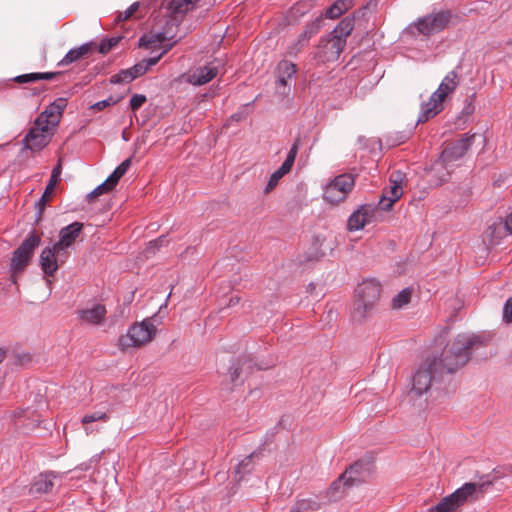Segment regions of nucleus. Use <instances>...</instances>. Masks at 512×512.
Listing matches in <instances>:
<instances>
[{
  "label": "nucleus",
  "mask_w": 512,
  "mask_h": 512,
  "mask_svg": "<svg viewBox=\"0 0 512 512\" xmlns=\"http://www.w3.org/2000/svg\"><path fill=\"white\" fill-rule=\"evenodd\" d=\"M484 338L475 334H459L449 344L437 360L436 367L443 374L453 373L463 367L469 360L471 352L478 346L483 345Z\"/></svg>",
  "instance_id": "f257e3e1"
},
{
  "label": "nucleus",
  "mask_w": 512,
  "mask_h": 512,
  "mask_svg": "<svg viewBox=\"0 0 512 512\" xmlns=\"http://www.w3.org/2000/svg\"><path fill=\"white\" fill-rule=\"evenodd\" d=\"M353 29V18L342 19L332 32L320 40L316 58L323 63L336 61L346 46L347 37Z\"/></svg>",
  "instance_id": "f03ea898"
},
{
  "label": "nucleus",
  "mask_w": 512,
  "mask_h": 512,
  "mask_svg": "<svg viewBox=\"0 0 512 512\" xmlns=\"http://www.w3.org/2000/svg\"><path fill=\"white\" fill-rule=\"evenodd\" d=\"M380 284L375 280H365L358 285L352 318L361 322L372 315L380 299Z\"/></svg>",
  "instance_id": "7ed1b4c3"
},
{
  "label": "nucleus",
  "mask_w": 512,
  "mask_h": 512,
  "mask_svg": "<svg viewBox=\"0 0 512 512\" xmlns=\"http://www.w3.org/2000/svg\"><path fill=\"white\" fill-rule=\"evenodd\" d=\"M449 19L450 13L448 11L433 12L410 23L405 28L404 34L410 37L430 36L444 30Z\"/></svg>",
  "instance_id": "20e7f679"
},
{
  "label": "nucleus",
  "mask_w": 512,
  "mask_h": 512,
  "mask_svg": "<svg viewBox=\"0 0 512 512\" xmlns=\"http://www.w3.org/2000/svg\"><path fill=\"white\" fill-rule=\"evenodd\" d=\"M41 238L34 231L31 232L23 243L13 251L10 259V272L13 282L28 266L35 249L40 245Z\"/></svg>",
  "instance_id": "39448f33"
},
{
  "label": "nucleus",
  "mask_w": 512,
  "mask_h": 512,
  "mask_svg": "<svg viewBox=\"0 0 512 512\" xmlns=\"http://www.w3.org/2000/svg\"><path fill=\"white\" fill-rule=\"evenodd\" d=\"M157 328L152 318H146L141 322L131 325L127 333L119 338V345L122 348L140 347L153 340Z\"/></svg>",
  "instance_id": "423d86ee"
},
{
  "label": "nucleus",
  "mask_w": 512,
  "mask_h": 512,
  "mask_svg": "<svg viewBox=\"0 0 512 512\" xmlns=\"http://www.w3.org/2000/svg\"><path fill=\"white\" fill-rule=\"evenodd\" d=\"M436 365V358L427 359L426 362L416 370L412 378V391L417 395L420 396L426 393L432 383L436 382L438 377L442 375Z\"/></svg>",
  "instance_id": "0eeeda50"
},
{
  "label": "nucleus",
  "mask_w": 512,
  "mask_h": 512,
  "mask_svg": "<svg viewBox=\"0 0 512 512\" xmlns=\"http://www.w3.org/2000/svg\"><path fill=\"white\" fill-rule=\"evenodd\" d=\"M355 184L353 176L342 174L332 179L323 191V199L330 204H338L344 201Z\"/></svg>",
  "instance_id": "6e6552de"
},
{
  "label": "nucleus",
  "mask_w": 512,
  "mask_h": 512,
  "mask_svg": "<svg viewBox=\"0 0 512 512\" xmlns=\"http://www.w3.org/2000/svg\"><path fill=\"white\" fill-rule=\"evenodd\" d=\"M474 135L465 134L461 139L449 144L441 153L435 163L434 169L438 166L447 168L451 163L463 157L473 143Z\"/></svg>",
  "instance_id": "1a4fd4ad"
},
{
  "label": "nucleus",
  "mask_w": 512,
  "mask_h": 512,
  "mask_svg": "<svg viewBox=\"0 0 512 512\" xmlns=\"http://www.w3.org/2000/svg\"><path fill=\"white\" fill-rule=\"evenodd\" d=\"M54 130L45 124H37L35 119L33 126L23 139L25 147L29 150H41L49 143Z\"/></svg>",
  "instance_id": "9d476101"
},
{
  "label": "nucleus",
  "mask_w": 512,
  "mask_h": 512,
  "mask_svg": "<svg viewBox=\"0 0 512 512\" xmlns=\"http://www.w3.org/2000/svg\"><path fill=\"white\" fill-rule=\"evenodd\" d=\"M68 257V252L58 251L55 244L51 247H45L40 255V265L43 272L48 276H53L58 270V266L64 263Z\"/></svg>",
  "instance_id": "9b49d317"
},
{
  "label": "nucleus",
  "mask_w": 512,
  "mask_h": 512,
  "mask_svg": "<svg viewBox=\"0 0 512 512\" xmlns=\"http://www.w3.org/2000/svg\"><path fill=\"white\" fill-rule=\"evenodd\" d=\"M404 175L397 171L393 172L389 179V187L383 191L379 204L383 210H388L392 207L393 203L396 202L403 194L402 183Z\"/></svg>",
  "instance_id": "f8f14e48"
},
{
  "label": "nucleus",
  "mask_w": 512,
  "mask_h": 512,
  "mask_svg": "<svg viewBox=\"0 0 512 512\" xmlns=\"http://www.w3.org/2000/svg\"><path fill=\"white\" fill-rule=\"evenodd\" d=\"M490 485L491 482L489 481L483 483H465L451 495L452 498L456 501L458 507H460L464 503L477 500L485 492L486 487Z\"/></svg>",
  "instance_id": "ddd939ff"
},
{
  "label": "nucleus",
  "mask_w": 512,
  "mask_h": 512,
  "mask_svg": "<svg viewBox=\"0 0 512 512\" xmlns=\"http://www.w3.org/2000/svg\"><path fill=\"white\" fill-rule=\"evenodd\" d=\"M218 74V68L212 64H206L190 69L182 75L185 82L193 86H202L213 80Z\"/></svg>",
  "instance_id": "4468645a"
},
{
  "label": "nucleus",
  "mask_w": 512,
  "mask_h": 512,
  "mask_svg": "<svg viewBox=\"0 0 512 512\" xmlns=\"http://www.w3.org/2000/svg\"><path fill=\"white\" fill-rule=\"evenodd\" d=\"M371 474L369 463L358 461L351 465L348 469L341 474L342 479L345 480V485L354 486L364 482Z\"/></svg>",
  "instance_id": "2eb2a0df"
},
{
  "label": "nucleus",
  "mask_w": 512,
  "mask_h": 512,
  "mask_svg": "<svg viewBox=\"0 0 512 512\" xmlns=\"http://www.w3.org/2000/svg\"><path fill=\"white\" fill-rule=\"evenodd\" d=\"M106 307L100 303L93 304L78 311V317L82 323L100 326L104 324L106 319Z\"/></svg>",
  "instance_id": "dca6fc26"
},
{
  "label": "nucleus",
  "mask_w": 512,
  "mask_h": 512,
  "mask_svg": "<svg viewBox=\"0 0 512 512\" xmlns=\"http://www.w3.org/2000/svg\"><path fill=\"white\" fill-rule=\"evenodd\" d=\"M82 228L83 224L80 222H73L62 228L59 233V241L54 243L58 251L68 252V248L72 246L79 237Z\"/></svg>",
  "instance_id": "f3484780"
},
{
  "label": "nucleus",
  "mask_w": 512,
  "mask_h": 512,
  "mask_svg": "<svg viewBox=\"0 0 512 512\" xmlns=\"http://www.w3.org/2000/svg\"><path fill=\"white\" fill-rule=\"evenodd\" d=\"M296 66L295 64L288 62V61H282L278 65V78L276 82V89L278 94L280 95H287L290 87H289V80L294 78L296 74Z\"/></svg>",
  "instance_id": "a211bd4d"
},
{
  "label": "nucleus",
  "mask_w": 512,
  "mask_h": 512,
  "mask_svg": "<svg viewBox=\"0 0 512 512\" xmlns=\"http://www.w3.org/2000/svg\"><path fill=\"white\" fill-rule=\"evenodd\" d=\"M374 217V209L371 206L363 205L354 211L347 221L349 231H358L370 223Z\"/></svg>",
  "instance_id": "6ab92c4d"
},
{
  "label": "nucleus",
  "mask_w": 512,
  "mask_h": 512,
  "mask_svg": "<svg viewBox=\"0 0 512 512\" xmlns=\"http://www.w3.org/2000/svg\"><path fill=\"white\" fill-rule=\"evenodd\" d=\"M444 99L438 94L433 93L429 100L421 105V111L417 123H425L435 117L443 110Z\"/></svg>",
  "instance_id": "aec40b11"
},
{
  "label": "nucleus",
  "mask_w": 512,
  "mask_h": 512,
  "mask_svg": "<svg viewBox=\"0 0 512 512\" xmlns=\"http://www.w3.org/2000/svg\"><path fill=\"white\" fill-rule=\"evenodd\" d=\"M96 44L94 42H87L77 48L70 49L63 59L59 62L60 66L69 65L76 62L92 52Z\"/></svg>",
  "instance_id": "412c9836"
},
{
  "label": "nucleus",
  "mask_w": 512,
  "mask_h": 512,
  "mask_svg": "<svg viewBox=\"0 0 512 512\" xmlns=\"http://www.w3.org/2000/svg\"><path fill=\"white\" fill-rule=\"evenodd\" d=\"M56 475L52 472L40 474L30 487V492L32 494H44L51 492L54 487V479Z\"/></svg>",
  "instance_id": "4be33fe9"
},
{
  "label": "nucleus",
  "mask_w": 512,
  "mask_h": 512,
  "mask_svg": "<svg viewBox=\"0 0 512 512\" xmlns=\"http://www.w3.org/2000/svg\"><path fill=\"white\" fill-rule=\"evenodd\" d=\"M61 172H62V167H61V164L58 163L52 170V173H51V176H50V179H49V182L42 194V196L40 197V199L38 200L37 202V206L39 207V212L41 213L43 211V209L45 208L47 202H48V199L50 198V196L52 195L53 191H54V188L59 180V177L61 175Z\"/></svg>",
  "instance_id": "5701e85b"
},
{
  "label": "nucleus",
  "mask_w": 512,
  "mask_h": 512,
  "mask_svg": "<svg viewBox=\"0 0 512 512\" xmlns=\"http://www.w3.org/2000/svg\"><path fill=\"white\" fill-rule=\"evenodd\" d=\"M171 48V45H167L164 47V49L162 50L161 53H159L158 55L154 56V57H150L148 59H144L142 60L141 62L135 64L133 67L129 68L132 72V75L134 77V79L142 76L143 74H145L148 69L152 66H154L155 64H157V62L161 59V57L167 53Z\"/></svg>",
  "instance_id": "b1692460"
},
{
  "label": "nucleus",
  "mask_w": 512,
  "mask_h": 512,
  "mask_svg": "<svg viewBox=\"0 0 512 512\" xmlns=\"http://www.w3.org/2000/svg\"><path fill=\"white\" fill-rule=\"evenodd\" d=\"M344 487L349 486L345 485V480L340 476L330 485L324 494H320L323 503L328 504L339 500L343 496Z\"/></svg>",
  "instance_id": "393cba45"
},
{
  "label": "nucleus",
  "mask_w": 512,
  "mask_h": 512,
  "mask_svg": "<svg viewBox=\"0 0 512 512\" xmlns=\"http://www.w3.org/2000/svg\"><path fill=\"white\" fill-rule=\"evenodd\" d=\"M459 84L458 75L455 71L449 72L440 83L438 89L434 92L445 100V98L454 92Z\"/></svg>",
  "instance_id": "a878e982"
},
{
  "label": "nucleus",
  "mask_w": 512,
  "mask_h": 512,
  "mask_svg": "<svg viewBox=\"0 0 512 512\" xmlns=\"http://www.w3.org/2000/svg\"><path fill=\"white\" fill-rule=\"evenodd\" d=\"M37 124H45L52 130H55V128L58 126L60 122V116L56 114L54 109L51 105L45 108L44 111H42L39 116L36 118Z\"/></svg>",
  "instance_id": "bb28decb"
},
{
  "label": "nucleus",
  "mask_w": 512,
  "mask_h": 512,
  "mask_svg": "<svg viewBox=\"0 0 512 512\" xmlns=\"http://www.w3.org/2000/svg\"><path fill=\"white\" fill-rule=\"evenodd\" d=\"M352 7V0H336L325 12V17L335 19Z\"/></svg>",
  "instance_id": "cd10ccee"
},
{
  "label": "nucleus",
  "mask_w": 512,
  "mask_h": 512,
  "mask_svg": "<svg viewBox=\"0 0 512 512\" xmlns=\"http://www.w3.org/2000/svg\"><path fill=\"white\" fill-rule=\"evenodd\" d=\"M200 0H171L169 10L173 14H185L192 10Z\"/></svg>",
  "instance_id": "c85d7f7f"
},
{
  "label": "nucleus",
  "mask_w": 512,
  "mask_h": 512,
  "mask_svg": "<svg viewBox=\"0 0 512 512\" xmlns=\"http://www.w3.org/2000/svg\"><path fill=\"white\" fill-rule=\"evenodd\" d=\"M254 456L255 453H252L238 463L234 471L236 481L240 482L246 473L252 471V459Z\"/></svg>",
  "instance_id": "c756f323"
},
{
  "label": "nucleus",
  "mask_w": 512,
  "mask_h": 512,
  "mask_svg": "<svg viewBox=\"0 0 512 512\" xmlns=\"http://www.w3.org/2000/svg\"><path fill=\"white\" fill-rule=\"evenodd\" d=\"M458 508L456 501L452 498V495L446 496L441 501L430 507L429 512H453Z\"/></svg>",
  "instance_id": "7c9ffc66"
},
{
  "label": "nucleus",
  "mask_w": 512,
  "mask_h": 512,
  "mask_svg": "<svg viewBox=\"0 0 512 512\" xmlns=\"http://www.w3.org/2000/svg\"><path fill=\"white\" fill-rule=\"evenodd\" d=\"M297 502L301 507L302 512L317 511L321 508L322 505H325L320 495L306 499H301L298 500Z\"/></svg>",
  "instance_id": "2f4dec72"
},
{
  "label": "nucleus",
  "mask_w": 512,
  "mask_h": 512,
  "mask_svg": "<svg viewBox=\"0 0 512 512\" xmlns=\"http://www.w3.org/2000/svg\"><path fill=\"white\" fill-rule=\"evenodd\" d=\"M164 39L165 35L163 33L144 35L139 39V46L146 49L153 48L155 45L161 44Z\"/></svg>",
  "instance_id": "473e14b6"
},
{
  "label": "nucleus",
  "mask_w": 512,
  "mask_h": 512,
  "mask_svg": "<svg viewBox=\"0 0 512 512\" xmlns=\"http://www.w3.org/2000/svg\"><path fill=\"white\" fill-rule=\"evenodd\" d=\"M412 296V289L411 288H404L402 289L392 300V305L396 309H401L404 306H406Z\"/></svg>",
  "instance_id": "72a5a7b5"
},
{
  "label": "nucleus",
  "mask_w": 512,
  "mask_h": 512,
  "mask_svg": "<svg viewBox=\"0 0 512 512\" xmlns=\"http://www.w3.org/2000/svg\"><path fill=\"white\" fill-rule=\"evenodd\" d=\"M290 170H288L287 168H284L283 170V165H281L274 173H272V175L270 176L269 180H268V183L266 185V187L264 188V193H270L278 184L279 180L284 176L286 175L287 173H289Z\"/></svg>",
  "instance_id": "f704fd0d"
},
{
  "label": "nucleus",
  "mask_w": 512,
  "mask_h": 512,
  "mask_svg": "<svg viewBox=\"0 0 512 512\" xmlns=\"http://www.w3.org/2000/svg\"><path fill=\"white\" fill-rule=\"evenodd\" d=\"M134 80V77L132 75L131 70L123 69L119 71L117 74L111 76L110 83L111 84H123V83H130Z\"/></svg>",
  "instance_id": "c9c22d12"
},
{
  "label": "nucleus",
  "mask_w": 512,
  "mask_h": 512,
  "mask_svg": "<svg viewBox=\"0 0 512 512\" xmlns=\"http://www.w3.org/2000/svg\"><path fill=\"white\" fill-rule=\"evenodd\" d=\"M108 419H109V417H108L107 413L99 410V411H94V412L85 414L82 417L81 422L84 425H86V424L96 422V421L106 422Z\"/></svg>",
  "instance_id": "e433bc0d"
},
{
  "label": "nucleus",
  "mask_w": 512,
  "mask_h": 512,
  "mask_svg": "<svg viewBox=\"0 0 512 512\" xmlns=\"http://www.w3.org/2000/svg\"><path fill=\"white\" fill-rule=\"evenodd\" d=\"M298 150H299V140H296L292 144L285 161L282 163L283 169L287 168L288 170H291V168L295 162Z\"/></svg>",
  "instance_id": "4c0bfd02"
},
{
  "label": "nucleus",
  "mask_w": 512,
  "mask_h": 512,
  "mask_svg": "<svg viewBox=\"0 0 512 512\" xmlns=\"http://www.w3.org/2000/svg\"><path fill=\"white\" fill-rule=\"evenodd\" d=\"M120 40V37H112L109 39H103L98 46V51L101 54H107L112 48H114Z\"/></svg>",
  "instance_id": "58836bf2"
},
{
  "label": "nucleus",
  "mask_w": 512,
  "mask_h": 512,
  "mask_svg": "<svg viewBox=\"0 0 512 512\" xmlns=\"http://www.w3.org/2000/svg\"><path fill=\"white\" fill-rule=\"evenodd\" d=\"M139 8V3L134 2L125 11L119 12L115 18L116 23L129 19Z\"/></svg>",
  "instance_id": "ea45409f"
},
{
  "label": "nucleus",
  "mask_w": 512,
  "mask_h": 512,
  "mask_svg": "<svg viewBox=\"0 0 512 512\" xmlns=\"http://www.w3.org/2000/svg\"><path fill=\"white\" fill-rule=\"evenodd\" d=\"M119 100H120V98H114L113 96H110L107 99H104V100L94 103L91 106V109L100 111L108 106L115 105L116 103L119 102Z\"/></svg>",
  "instance_id": "a19ab883"
},
{
  "label": "nucleus",
  "mask_w": 512,
  "mask_h": 512,
  "mask_svg": "<svg viewBox=\"0 0 512 512\" xmlns=\"http://www.w3.org/2000/svg\"><path fill=\"white\" fill-rule=\"evenodd\" d=\"M320 23H321V19L320 18H317L314 22H312L311 24H308L303 33L308 39H310L313 35L317 34L319 29H320Z\"/></svg>",
  "instance_id": "79ce46f5"
},
{
  "label": "nucleus",
  "mask_w": 512,
  "mask_h": 512,
  "mask_svg": "<svg viewBox=\"0 0 512 512\" xmlns=\"http://www.w3.org/2000/svg\"><path fill=\"white\" fill-rule=\"evenodd\" d=\"M146 102V96L143 94H134L130 99L132 111H137Z\"/></svg>",
  "instance_id": "37998d69"
},
{
  "label": "nucleus",
  "mask_w": 512,
  "mask_h": 512,
  "mask_svg": "<svg viewBox=\"0 0 512 512\" xmlns=\"http://www.w3.org/2000/svg\"><path fill=\"white\" fill-rule=\"evenodd\" d=\"M50 105L52 106L56 114H58L61 117L65 108L67 107V100L66 98L60 97L55 99Z\"/></svg>",
  "instance_id": "c03bdc74"
},
{
  "label": "nucleus",
  "mask_w": 512,
  "mask_h": 512,
  "mask_svg": "<svg viewBox=\"0 0 512 512\" xmlns=\"http://www.w3.org/2000/svg\"><path fill=\"white\" fill-rule=\"evenodd\" d=\"M112 189L109 187V185L104 181L102 184L98 185L93 191H91L87 197L89 199L95 198L101 194L107 193L111 191Z\"/></svg>",
  "instance_id": "a18cd8bd"
},
{
  "label": "nucleus",
  "mask_w": 512,
  "mask_h": 512,
  "mask_svg": "<svg viewBox=\"0 0 512 512\" xmlns=\"http://www.w3.org/2000/svg\"><path fill=\"white\" fill-rule=\"evenodd\" d=\"M15 82L23 84V83H30V82H36L37 81V74L35 73H28V74H22L18 75L13 79Z\"/></svg>",
  "instance_id": "49530a36"
},
{
  "label": "nucleus",
  "mask_w": 512,
  "mask_h": 512,
  "mask_svg": "<svg viewBox=\"0 0 512 512\" xmlns=\"http://www.w3.org/2000/svg\"><path fill=\"white\" fill-rule=\"evenodd\" d=\"M503 318L506 322L512 323V298H509L504 305Z\"/></svg>",
  "instance_id": "de8ad7c7"
},
{
  "label": "nucleus",
  "mask_w": 512,
  "mask_h": 512,
  "mask_svg": "<svg viewBox=\"0 0 512 512\" xmlns=\"http://www.w3.org/2000/svg\"><path fill=\"white\" fill-rule=\"evenodd\" d=\"M121 177L122 175H120V173L117 170H114L112 174L105 180V182L109 185L111 189H113Z\"/></svg>",
  "instance_id": "09e8293b"
},
{
  "label": "nucleus",
  "mask_w": 512,
  "mask_h": 512,
  "mask_svg": "<svg viewBox=\"0 0 512 512\" xmlns=\"http://www.w3.org/2000/svg\"><path fill=\"white\" fill-rule=\"evenodd\" d=\"M130 164H131V159L128 158V159L124 160L118 167H116L115 170H117L120 173V175L123 176L129 169Z\"/></svg>",
  "instance_id": "8fccbe9b"
},
{
  "label": "nucleus",
  "mask_w": 512,
  "mask_h": 512,
  "mask_svg": "<svg viewBox=\"0 0 512 512\" xmlns=\"http://www.w3.org/2000/svg\"><path fill=\"white\" fill-rule=\"evenodd\" d=\"M36 74H37V81L51 80L57 75V73H53V72H36Z\"/></svg>",
  "instance_id": "3c124183"
},
{
  "label": "nucleus",
  "mask_w": 512,
  "mask_h": 512,
  "mask_svg": "<svg viewBox=\"0 0 512 512\" xmlns=\"http://www.w3.org/2000/svg\"><path fill=\"white\" fill-rule=\"evenodd\" d=\"M241 368L236 365H232L230 368V378L232 382H235L240 376Z\"/></svg>",
  "instance_id": "603ef678"
},
{
  "label": "nucleus",
  "mask_w": 512,
  "mask_h": 512,
  "mask_svg": "<svg viewBox=\"0 0 512 512\" xmlns=\"http://www.w3.org/2000/svg\"><path fill=\"white\" fill-rule=\"evenodd\" d=\"M308 42H309V39L304 34H301L298 38L297 45H299L300 47H303V46L307 45Z\"/></svg>",
  "instance_id": "864d4df0"
},
{
  "label": "nucleus",
  "mask_w": 512,
  "mask_h": 512,
  "mask_svg": "<svg viewBox=\"0 0 512 512\" xmlns=\"http://www.w3.org/2000/svg\"><path fill=\"white\" fill-rule=\"evenodd\" d=\"M245 116H246V115H245V113H244V112H237V113H235V114H233V115L231 116V119H232V120H235V121H241L242 119H244V118H245Z\"/></svg>",
  "instance_id": "5fc2aeb1"
},
{
  "label": "nucleus",
  "mask_w": 512,
  "mask_h": 512,
  "mask_svg": "<svg viewBox=\"0 0 512 512\" xmlns=\"http://www.w3.org/2000/svg\"><path fill=\"white\" fill-rule=\"evenodd\" d=\"M163 242V238H158L156 240H153L149 243V249L151 248H157L161 243Z\"/></svg>",
  "instance_id": "6e6d98bb"
},
{
  "label": "nucleus",
  "mask_w": 512,
  "mask_h": 512,
  "mask_svg": "<svg viewBox=\"0 0 512 512\" xmlns=\"http://www.w3.org/2000/svg\"><path fill=\"white\" fill-rule=\"evenodd\" d=\"M505 226H506V229L512 233V213L509 215V217L507 218L506 220V223H505Z\"/></svg>",
  "instance_id": "4d7b16f0"
},
{
  "label": "nucleus",
  "mask_w": 512,
  "mask_h": 512,
  "mask_svg": "<svg viewBox=\"0 0 512 512\" xmlns=\"http://www.w3.org/2000/svg\"><path fill=\"white\" fill-rule=\"evenodd\" d=\"M240 301V298L235 296V297H231L230 300H229V306H234L236 304H238Z\"/></svg>",
  "instance_id": "13d9d810"
},
{
  "label": "nucleus",
  "mask_w": 512,
  "mask_h": 512,
  "mask_svg": "<svg viewBox=\"0 0 512 512\" xmlns=\"http://www.w3.org/2000/svg\"><path fill=\"white\" fill-rule=\"evenodd\" d=\"M289 512H302L298 502H296L289 510Z\"/></svg>",
  "instance_id": "bf43d9fd"
},
{
  "label": "nucleus",
  "mask_w": 512,
  "mask_h": 512,
  "mask_svg": "<svg viewBox=\"0 0 512 512\" xmlns=\"http://www.w3.org/2000/svg\"><path fill=\"white\" fill-rule=\"evenodd\" d=\"M324 255L323 252H320V251H316L312 257H310L309 259L311 260H317L319 258H321L322 256Z\"/></svg>",
  "instance_id": "052dcab7"
},
{
  "label": "nucleus",
  "mask_w": 512,
  "mask_h": 512,
  "mask_svg": "<svg viewBox=\"0 0 512 512\" xmlns=\"http://www.w3.org/2000/svg\"><path fill=\"white\" fill-rule=\"evenodd\" d=\"M4 350L0 349V363H2V361L4 360Z\"/></svg>",
  "instance_id": "680f3d73"
},
{
  "label": "nucleus",
  "mask_w": 512,
  "mask_h": 512,
  "mask_svg": "<svg viewBox=\"0 0 512 512\" xmlns=\"http://www.w3.org/2000/svg\"><path fill=\"white\" fill-rule=\"evenodd\" d=\"M91 462H95V463L98 462V457L95 458L94 460L92 459Z\"/></svg>",
  "instance_id": "e2e57ef3"
},
{
  "label": "nucleus",
  "mask_w": 512,
  "mask_h": 512,
  "mask_svg": "<svg viewBox=\"0 0 512 512\" xmlns=\"http://www.w3.org/2000/svg\"><path fill=\"white\" fill-rule=\"evenodd\" d=\"M511 472H512V466H511Z\"/></svg>",
  "instance_id": "0e129e2a"
},
{
  "label": "nucleus",
  "mask_w": 512,
  "mask_h": 512,
  "mask_svg": "<svg viewBox=\"0 0 512 512\" xmlns=\"http://www.w3.org/2000/svg\"><path fill=\"white\" fill-rule=\"evenodd\" d=\"M511 42H512V40H511Z\"/></svg>",
  "instance_id": "69168bd1"
}]
</instances>
